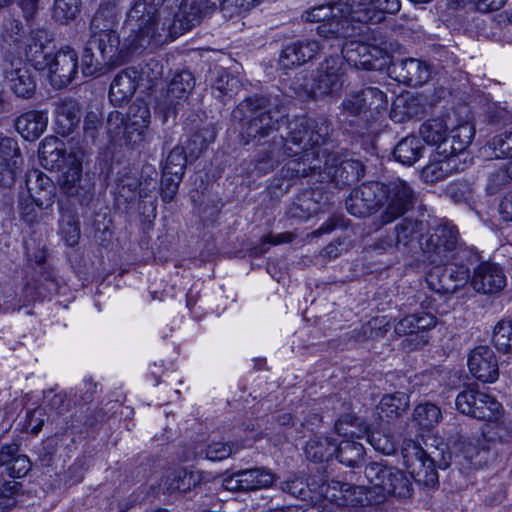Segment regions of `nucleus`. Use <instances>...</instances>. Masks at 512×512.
I'll use <instances>...</instances> for the list:
<instances>
[{"instance_id": "e2e57ef3", "label": "nucleus", "mask_w": 512, "mask_h": 512, "mask_svg": "<svg viewBox=\"0 0 512 512\" xmlns=\"http://www.w3.org/2000/svg\"><path fill=\"white\" fill-rule=\"evenodd\" d=\"M277 149L270 150L265 154V156L255 160L254 170L257 175H265L274 170V168L278 165L280 161V155L282 153V148L280 146H275Z\"/></svg>"}, {"instance_id": "0e129e2a", "label": "nucleus", "mask_w": 512, "mask_h": 512, "mask_svg": "<svg viewBox=\"0 0 512 512\" xmlns=\"http://www.w3.org/2000/svg\"><path fill=\"white\" fill-rule=\"evenodd\" d=\"M44 398L47 401L49 409L57 415H63L71 408V401L68 399L65 392L54 393L50 389L44 392Z\"/></svg>"}, {"instance_id": "72a5a7b5", "label": "nucleus", "mask_w": 512, "mask_h": 512, "mask_svg": "<svg viewBox=\"0 0 512 512\" xmlns=\"http://www.w3.org/2000/svg\"><path fill=\"white\" fill-rule=\"evenodd\" d=\"M57 132L63 136L74 131L80 122V107L74 99H60L55 102Z\"/></svg>"}, {"instance_id": "bf43d9fd", "label": "nucleus", "mask_w": 512, "mask_h": 512, "mask_svg": "<svg viewBox=\"0 0 512 512\" xmlns=\"http://www.w3.org/2000/svg\"><path fill=\"white\" fill-rule=\"evenodd\" d=\"M187 165V155L185 148L175 146L166 158L163 171L167 175H184Z\"/></svg>"}, {"instance_id": "b1692460", "label": "nucleus", "mask_w": 512, "mask_h": 512, "mask_svg": "<svg viewBox=\"0 0 512 512\" xmlns=\"http://www.w3.org/2000/svg\"><path fill=\"white\" fill-rule=\"evenodd\" d=\"M377 0H335L334 4L353 23L377 24L384 20L381 11L376 8Z\"/></svg>"}, {"instance_id": "aec40b11", "label": "nucleus", "mask_w": 512, "mask_h": 512, "mask_svg": "<svg viewBox=\"0 0 512 512\" xmlns=\"http://www.w3.org/2000/svg\"><path fill=\"white\" fill-rule=\"evenodd\" d=\"M22 161L17 142L3 139L0 142V186L9 188L15 183Z\"/></svg>"}, {"instance_id": "2f4dec72", "label": "nucleus", "mask_w": 512, "mask_h": 512, "mask_svg": "<svg viewBox=\"0 0 512 512\" xmlns=\"http://www.w3.org/2000/svg\"><path fill=\"white\" fill-rule=\"evenodd\" d=\"M0 466L5 467L10 477L21 478L31 470L32 464L28 456L19 453V446L12 443L0 448Z\"/></svg>"}, {"instance_id": "09e8293b", "label": "nucleus", "mask_w": 512, "mask_h": 512, "mask_svg": "<svg viewBox=\"0 0 512 512\" xmlns=\"http://www.w3.org/2000/svg\"><path fill=\"white\" fill-rule=\"evenodd\" d=\"M245 491H253L270 487L275 481V475L266 468L241 470Z\"/></svg>"}, {"instance_id": "6e6d98bb", "label": "nucleus", "mask_w": 512, "mask_h": 512, "mask_svg": "<svg viewBox=\"0 0 512 512\" xmlns=\"http://www.w3.org/2000/svg\"><path fill=\"white\" fill-rule=\"evenodd\" d=\"M94 48L87 44L82 55V72L85 76H94L104 73L106 66L110 65L108 61L100 57V54L94 53Z\"/></svg>"}, {"instance_id": "c9c22d12", "label": "nucleus", "mask_w": 512, "mask_h": 512, "mask_svg": "<svg viewBox=\"0 0 512 512\" xmlns=\"http://www.w3.org/2000/svg\"><path fill=\"white\" fill-rule=\"evenodd\" d=\"M48 115L44 111H28L20 115L16 120L17 131L26 140H36L46 130Z\"/></svg>"}, {"instance_id": "680f3d73", "label": "nucleus", "mask_w": 512, "mask_h": 512, "mask_svg": "<svg viewBox=\"0 0 512 512\" xmlns=\"http://www.w3.org/2000/svg\"><path fill=\"white\" fill-rule=\"evenodd\" d=\"M214 139V132L208 128H203L189 138L186 148L191 157L197 158Z\"/></svg>"}, {"instance_id": "f257e3e1", "label": "nucleus", "mask_w": 512, "mask_h": 512, "mask_svg": "<svg viewBox=\"0 0 512 512\" xmlns=\"http://www.w3.org/2000/svg\"><path fill=\"white\" fill-rule=\"evenodd\" d=\"M288 108L279 96L253 95L247 97L232 112L235 120L240 122V139L244 145L259 142L278 130L279 125L286 121L287 133L281 135L275 146L282 148L283 155L296 157L299 151H323L331 133L330 121L320 117L317 119L305 116L288 120Z\"/></svg>"}, {"instance_id": "0eeeda50", "label": "nucleus", "mask_w": 512, "mask_h": 512, "mask_svg": "<svg viewBox=\"0 0 512 512\" xmlns=\"http://www.w3.org/2000/svg\"><path fill=\"white\" fill-rule=\"evenodd\" d=\"M415 191L412 186L402 180L395 179L383 183L381 198V225H387L406 214L414 205Z\"/></svg>"}, {"instance_id": "1a4fd4ad", "label": "nucleus", "mask_w": 512, "mask_h": 512, "mask_svg": "<svg viewBox=\"0 0 512 512\" xmlns=\"http://www.w3.org/2000/svg\"><path fill=\"white\" fill-rule=\"evenodd\" d=\"M388 99L386 94L377 87H366L353 91L344 97L341 107L347 116L369 121L376 119L387 110Z\"/></svg>"}, {"instance_id": "6e6552de", "label": "nucleus", "mask_w": 512, "mask_h": 512, "mask_svg": "<svg viewBox=\"0 0 512 512\" xmlns=\"http://www.w3.org/2000/svg\"><path fill=\"white\" fill-rule=\"evenodd\" d=\"M364 165L361 161L346 158L339 152L323 151L322 169L319 171L320 182H333L336 186H349L364 176Z\"/></svg>"}, {"instance_id": "13d9d810", "label": "nucleus", "mask_w": 512, "mask_h": 512, "mask_svg": "<svg viewBox=\"0 0 512 512\" xmlns=\"http://www.w3.org/2000/svg\"><path fill=\"white\" fill-rule=\"evenodd\" d=\"M392 476L389 477L388 483L391 484L390 489L386 490L387 495H393L400 498L410 497L412 488L409 478L399 469L392 468Z\"/></svg>"}, {"instance_id": "de8ad7c7", "label": "nucleus", "mask_w": 512, "mask_h": 512, "mask_svg": "<svg viewBox=\"0 0 512 512\" xmlns=\"http://www.w3.org/2000/svg\"><path fill=\"white\" fill-rule=\"evenodd\" d=\"M421 138L429 145L439 146L446 140L447 125L442 118H432L426 120L419 128Z\"/></svg>"}, {"instance_id": "7c9ffc66", "label": "nucleus", "mask_w": 512, "mask_h": 512, "mask_svg": "<svg viewBox=\"0 0 512 512\" xmlns=\"http://www.w3.org/2000/svg\"><path fill=\"white\" fill-rule=\"evenodd\" d=\"M210 83L212 95L222 102L232 99L242 88L240 79L222 67L211 71Z\"/></svg>"}, {"instance_id": "c85d7f7f", "label": "nucleus", "mask_w": 512, "mask_h": 512, "mask_svg": "<svg viewBox=\"0 0 512 512\" xmlns=\"http://www.w3.org/2000/svg\"><path fill=\"white\" fill-rule=\"evenodd\" d=\"M418 222L403 219L394 228V231L383 238L377 247L383 251H405L416 239Z\"/></svg>"}, {"instance_id": "8fccbe9b", "label": "nucleus", "mask_w": 512, "mask_h": 512, "mask_svg": "<svg viewBox=\"0 0 512 512\" xmlns=\"http://www.w3.org/2000/svg\"><path fill=\"white\" fill-rule=\"evenodd\" d=\"M1 37L4 46L18 48L25 37L22 22L13 17L5 18L2 25Z\"/></svg>"}, {"instance_id": "412c9836", "label": "nucleus", "mask_w": 512, "mask_h": 512, "mask_svg": "<svg viewBox=\"0 0 512 512\" xmlns=\"http://www.w3.org/2000/svg\"><path fill=\"white\" fill-rule=\"evenodd\" d=\"M25 182L29 197L38 208L47 209L53 205L56 186L46 174L31 170L26 174Z\"/></svg>"}, {"instance_id": "4d7b16f0", "label": "nucleus", "mask_w": 512, "mask_h": 512, "mask_svg": "<svg viewBox=\"0 0 512 512\" xmlns=\"http://www.w3.org/2000/svg\"><path fill=\"white\" fill-rule=\"evenodd\" d=\"M22 485L17 481H7L0 485V512L14 508L21 495Z\"/></svg>"}, {"instance_id": "a878e982", "label": "nucleus", "mask_w": 512, "mask_h": 512, "mask_svg": "<svg viewBox=\"0 0 512 512\" xmlns=\"http://www.w3.org/2000/svg\"><path fill=\"white\" fill-rule=\"evenodd\" d=\"M49 35L45 29H33L30 32L28 44L25 47V57L34 69L45 71L52 52L48 46Z\"/></svg>"}, {"instance_id": "ddd939ff", "label": "nucleus", "mask_w": 512, "mask_h": 512, "mask_svg": "<svg viewBox=\"0 0 512 512\" xmlns=\"http://www.w3.org/2000/svg\"><path fill=\"white\" fill-rule=\"evenodd\" d=\"M45 71L54 87L61 89L68 86L78 73L77 52L70 46L52 52Z\"/></svg>"}, {"instance_id": "a18cd8bd", "label": "nucleus", "mask_w": 512, "mask_h": 512, "mask_svg": "<svg viewBox=\"0 0 512 512\" xmlns=\"http://www.w3.org/2000/svg\"><path fill=\"white\" fill-rule=\"evenodd\" d=\"M339 486V491L342 494L341 497L335 495V499L340 501V504L351 507L361 506L362 512H372L375 508L373 506H364V502L367 501V497L363 492L361 486H354L350 483H335V488Z\"/></svg>"}, {"instance_id": "9b49d317", "label": "nucleus", "mask_w": 512, "mask_h": 512, "mask_svg": "<svg viewBox=\"0 0 512 512\" xmlns=\"http://www.w3.org/2000/svg\"><path fill=\"white\" fill-rule=\"evenodd\" d=\"M466 260L450 259L441 263L427 275L429 287L441 294H453L463 288L471 278L470 265Z\"/></svg>"}, {"instance_id": "bb28decb", "label": "nucleus", "mask_w": 512, "mask_h": 512, "mask_svg": "<svg viewBox=\"0 0 512 512\" xmlns=\"http://www.w3.org/2000/svg\"><path fill=\"white\" fill-rule=\"evenodd\" d=\"M322 169V155L320 151H299L297 158L288 161L282 169L285 178H305L319 176Z\"/></svg>"}, {"instance_id": "49530a36", "label": "nucleus", "mask_w": 512, "mask_h": 512, "mask_svg": "<svg viewBox=\"0 0 512 512\" xmlns=\"http://www.w3.org/2000/svg\"><path fill=\"white\" fill-rule=\"evenodd\" d=\"M319 210L320 205L315 201L312 194L304 193L295 199L288 208L286 214L289 218L305 221L318 213Z\"/></svg>"}, {"instance_id": "473e14b6", "label": "nucleus", "mask_w": 512, "mask_h": 512, "mask_svg": "<svg viewBox=\"0 0 512 512\" xmlns=\"http://www.w3.org/2000/svg\"><path fill=\"white\" fill-rule=\"evenodd\" d=\"M474 134V127L467 122L456 126L450 130L446 140L439 146V152L458 158V155L471 144Z\"/></svg>"}, {"instance_id": "864d4df0", "label": "nucleus", "mask_w": 512, "mask_h": 512, "mask_svg": "<svg viewBox=\"0 0 512 512\" xmlns=\"http://www.w3.org/2000/svg\"><path fill=\"white\" fill-rule=\"evenodd\" d=\"M492 343L502 353H512V320L502 319L494 326Z\"/></svg>"}, {"instance_id": "5701e85b", "label": "nucleus", "mask_w": 512, "mask_h": 512, "mask_svg": "<svg viewBox=\"0 0 512 512\" xmlns=\"http://www.w3.org/2000/svg\"><path fill=\"white\" fill-rule=\"evenodd\" d=\"M471 284L478 292L492 294L501 291L505 287L506 277L499 265L483 262L474 270Z\"/></svg>"}, {"instance_id": "a211bd4d", "label": "nucleus", "mask_w": 512, "mask_h": 512, "mask_svg": "<svg viewBox=\"0 0 512 512\" xmlns=\"http://www.w3.org/2000/svg\"><path fill=\"white\" fill-rule=\"evenodd\" d=\"M206 0H181L179 8L174 15L171 33L181 35L199 25L203 17L214 9Z\"/></svg>"}, {"instance_id": "ea45409f", "label": "nucleus", "mask_w": 512, "mask_h": 512, "mask_svg": "<svg viewBox=\"0 0 512 512\" xmlns=\"http://www.w3.org/2000/svg\"><path fill=\"white\" fill-rule=\"evenodd\" d=\"M408 406L409 396L405 392H395L384 395L377 409L380 418L390 421L403 415Z\"/></svg>"}, {"instance_id": "9d476101", "label": "nucleus", "mask_w": 512, "mask_h": 512, "mask_svg": "<svg viewBox=\"0 0 512 512\" xmlns=\"http://www.w3.org/2000/svg\"><path fill=\"white\" fill-rule=\"evenodd\" d=\"M456 409L472 418L495 422L502 416V405L492 395L469 386L460 391L455 400Z\"/></svg>"}, {"instance_id": "3c124183", "label": "nucleus", "mask_w": 512, "mask_h": 512, "mask_svg": "<svg viewBox=\"0 0 512 512\" xmlns=\"http://www.w3.org/2000/svg\"><path fill=\"white\" fill-rule=\"evenodd\" d=\"M392 468L382 463L372 462L366 466L365 476L374 487L381 489L383 494H386V490L391 486L387 481L392 476Z\"/></svg>"}, {"instance_id": "f3484780", "label": "nucleus", "mask_w": 512, "mask_h": 512, "mask_svg": "<svg viewBox=\"0 0 512 512\" xmlns=\"http://www.w3.org/2000/svg\"><path fill=\"white\" fill-rule=\"evenodd\" d=\"M146 128L127 124L119 111H112L107 118V133L115 144H125L131 148L139 147L146 138Z\"/></svg>"}, {"instance_id": "052dcab7", "label": "nucleus", "mask_w": 512, "mask_h": 512, "mask_svg": "<svg viewBox=\"0 0 512 512\" xmlns=\"http://www.w3.org/2000/svg\"><path fill=\"white\" fill-rule=\"evenodd\" d=\"M139 81H146L148 88L154 86L163 77V65L160 60L151 57L144 61L138 70Z\"/></svg>"}, {"instance_id": "69168bd1", "label": "nucleus", "mask_w": 512, "mask_h": 512, "mask_svg": "<svg viewBox=\"0 0 512 512\" xmlns=\"http://www.w3.org/2000/svg\"><path fill=\"white\" fill-rule=\"evenodd\" d=\"M367 441L376 450L385 455H391L395 452L396 447L391 437L379 431L369 432Z\"/></svg>"}, {"instance_id": "79ce46f5", "label": "nucleus", "mask_w": 512, "mask_h": 512, "mask_svg": "<svg viewBox=\"0 0 512 512\" xmlns=\"http://www.w3.org/2000/svg\"><path fill=\"white\" fill-rule=\"evenodd\" d=\"M336 457L340 463L348 467H359L364 459L365 449L359 442L350 439H343L336 443Z\"/></svg>"}, {"instance_id": "f03ea898", "label": "nucleus", "mask_w": 512, "mask_h": 512, "mask_svg": "<svg viewBox=\"0 0 512 512\" xmlns=\"http://www.w3.org/2000/svg\"><path fill=\"white\" fill-rule=\"evenodd\" d=\"M166 0H131L125 25L129 35L124 46L130 53L153 50L165 41L166 28L160 22V9Z\"/></svg>"}, {"instance_id": "423d86ee", "label": "nucleus", "mask_w": 512, "mask_h": 512, "mask_svg": "<svg viewBox=\"0 0 512 512\" xmlns=\"http://www.w3.org/2000/svg\"><path fill=\"white\" fill-rule=\"evenodd\" d=\"M393 49L394 45L379 32L370 42H345L340 57L357 69L376 70L382 65L378 61L386 59Z\"/></svg>"}, {"instance_id": "7ed1b4c3", "label": "nucleus", "mask_w": 512, "mask_h": 512, "mask_svg": "<svg viewBox=\"0 0 512 512\" xmlns=\"http://www.w3.org/2000/svg\"><path fill=\"white\" fill-rule=\"evenodd\" d=\"M344 62L340 56L326 57L319 63L311 77L297 74L291 84L299 95L321 99L338 94L344 84Z\"/></svg>"}, {"instance_id": "39448f33", "label": "nucleus", "mask_w": 512, "mask_h": 512, "mask_svg": "<svg viewBox=\"0 0 512 512\" xmlns=\"http://www.w3.org/2000/svg\"><path fill=\"white\" fill-rule=\"evenodd\" d=\"M117 4L118 0H107V2L100 3L90 24L92 35L88 41V45L110 64L113 62L120 43L118 34L112 29L117 17Z\"/></svg>"}, {"instance_id": "338daca9", "label": "nucleus", "mask_w": 512, "mask_h": 512, "mask_svg": "<svg viewBox=\"0 0 512 512\" xmlns=\"http://www.w3.org/2000/svg\"><path fill=\"white\" fill-rule=\"evenodd\" d=\"M150 119L151 113L146 104H133L129 108V121L126 123L148 129Z\"/></svg>"}, {"instance_id": "774afa93", "label": "nucleus", "mask_w": 512, "mask_h": 512, "mask_svg": "<svg viewBox=\"0 0 512 512\" xmlns=\"http://www.w3.org/2000/svg\"><path fill=\"white\" fill-rule=\"evenodd\" d=\"M496 158H512V132H504L492 139Z\"/></svg>"}, {"instance_id": "5fc2aeb1", "label": "nucleus", "mask_w": 512, "mask_h": 512, "mask_svg": "<svg viewBox=\"0 0 512 512\" xmlns=\"http://www.w3.org/2000/svg\"><path fill=\"white\" fill-rule=\"evenodd\" d=\"M81 0H55L52 17L59 24H68L80 13Z\"/></svg>"}, {"instance_id": "4468645a", "label": "nucleus", "mask_w": 512, "mask_h": 512, "mask_svg": "<svg viewBox=\"0 0 512 512\" xmlns=\"http://www.w3.org/2000/svg\"><path fill=\"white\" fill-rule=\"evenodd\" d=\"M383 183L370 181L354 188L346 199L347 211L356 217H365L381 208Z\"/></svg>"}, {"instance_id": "c756f323", "label": "nucleus", "mask_w": 512, "mask_h": 512, "mask_svg": "<svg viewBox=\"0 0 512 512\" xmlns=\"http://www.w3.org/2000/svg\"><path fill=\"white\" fill-rule=\"evenodd\" d=\"M462 169L458 158L440 153L438 150L423 168L422 177L427 183H435Z\"/></svg>"}, {"instance_id": "393cba45", "label": "nucleus", "mask_w": 512, "mask_h": 512, "mask_svg": "<svg viewBox=\"0 0 512 512\" xmlns=\"http://www.w3.org/2000/svg\"><path fill=\"white\" fill-rule=\"evenodd\" d=\"M139 85V73L136 67H128L116 74L110 89L109 99L114 106H122L128 102Z\"/></svg>"}, {"instance_id": "603ef678", "label": "nucleus", "mask_w": 512, "mask_h": 512, "mask_svg": "<svg viewBox=\"0 0 512 512\" xmlns=\"http://www.w3.org/2000/svg\"><path fill=\"white\" fill-rule=\"evenodd\" d=\"M392 468L382 463L372 462L366 466L365 476L374 487L381 489L383 494H386V490L391 486L387 481L392 476Z\"/></svg>"}, {"instance_id": "dca6fc26", "label": "nucleus", "mask_w": 512, "mask_h": 512, "mask_svg": "<svg viewBox=\"0 0 512 512\" xmlns=\"http://www.w3.org/2000/svg\"><path fill=\"white\" fill-rule=\"evenodd\" d=\"M468 368L473 377L483 383H493L499 376V365L495 352L487 345H479L468 355Z\"/></svg>"}, {"instance_id": "cd10ccee", "label": "nucleus", "mask_w": 512, "mask_h": 512, "mask_svg": "<svg viewBox=\"0 0 512 512\" xmlns=\"http://www.w3.org/2000/svg\"><path fill=\"white\" fill-rule=\"evenodd\" d=\"M361 32V29L342 12L341 8L334 4L333 13L326 21L317 26V33L325 38L353 37Z\"/></svg>"}, {"instance_id": "58836bf2", "label": "nucleus", "mask_w": 512, "mask_h": 512, "mask_svg": "<svg viewBox=\"0 0 512 512\" xmlns=\"http://www.w3.org/2000/svg\"><path fill=\"white\" fill-rule=\"evenodd\" d=\"M194 84L195 81L191 72L184 70L177 73L168 85L167 104L176 107L181 101H185Z\"/></svg>"}, {"instance_id": "4be33fe9", "label": "nucleus", "mask_w": 512, "mask_h": 512, "mask_svg": "<svg viewBox=\"0 0 512 512\" xmlns=\"http://www.w3.org/2000/svg\"><path fill=\"white\" fill-rule=\"evenodd\" d=\"M317 40L301 39L287 44L281 51L279 63L284 69H290L312 60L320 51Z\"/></svg>"}, {"instance_id": "e433bc0d", "label": "nucleus", "mask_w": 512, "mask_h": 512, "mask_svg": "<svg viewBox=\"0 0 512 512\" xmlns=\"http://www.w3.org/2000/svg\"><path fill=\"white\" fill-rule=\"evenodd\" d=\"M200 481L199 472L188 468H177L166 475L163 487L168 492H187L198 485Z\"/></svg>"}, {"instance_id": "2eb2a0df", "label": "nucleus", "mask_w": 512, "mask_h": 512, "mask_svg": "<svg viewBox=\"0 0 512 512\" xmlns=\"http://www.w3.org/2000/svg\"><path fill=\"white\" fill-rule=\"evenodd\" d=\"M4 83L11 93L20 99H31L37 88L36 73L21 60L4 68Z\"/></svg>"}, {"instance_id": "6ab92c4d", "label": "nucleus", "mask_w": 512, "mask_h": 512, "mask_svg": "<svg viewBox=\"0 0 512 512\" xmlns=\"http://www.w3.org/2000/svg\"><path fill=\"white\" fill-rule=\"evenodd\" d=\"M396 79L409 86H421L430 78L429 65L417 58H405L394 61L390 66Z\"/></svg>"}, {"instance_id": "20e7f679", "label": "nucleus", "mask_w": 512, "mask_h": 512, "mask_svg": "<svg viewBox=\"0 0 512 512\" xmlns=\"http://www.w3.org/2000/svg\"><path fill=\"white\" fill-rule=\"evenodd\" d=\"M422 249L427 259L436 265L450 259L466 260L468 263L479 259L478 252L459 242V231L449 222L438 224L426 236Z\"/></svg>"}, {"instance_id": "f8f14e48", "label": "nucleus", "mask_w": 512, "mask_h": 512, "mask_svg": "<svg viewBox=\"0 0 512 512\" xmlns=\"http://www.w3.org/2000/svg\"><path fill=\"white\" fill-rule=\"evenodd\" d=\"M401 454L406 469L416 482L427 487H434L438 483L434 460L419 443L412 439H404Z\"/></svg>"}, {"instance_id": "a19ab883", "label": "nucleus", "mask_w": 512, "mask_h": 512, "mask_svg": "<svg viewBox=\"0 0 512 512\" xmlns=\"http://www.w3.org/2000/svg\"><path fill=\"white\" fill-rule=\"evenodd\" d=\"M423 151L424 146L420 139L408 136L398 142L393 150V155L398 162L411 166L422 157Z\"/></svg>"}, {"instance_id": "4c0bfd02", "label": "nucleus", "mask_w": 512, "mask_h": 512, "mask_svg": "<svg viewBox=\"0 0 512 512\" xmlns=\"http://www.w3.org/2000/svg\"><path fill=\"white\" fill-rule=\"evenodd\" d=\"M437 320L430 313L410 314L394 325V331L398 336H406L433 329Z\"/></svg>"}, {"instance_id": "c03bdc74", "label": "nucleus", "mask_w": 512, "mask_h": 512, "mask_svg": "<svg viewBox=\"0 0 512 512\" xmlns=\"http://www.w3.org/2000/svg\"><path fill=\"white\" fill-rule=\"evenodd\" d=\"M412 417L421 430L430 431L441 421L442 412L436 404L423 402L415 406Z\"/></svg>"}, {"instance_id": "37998d69", "label": "nucleus", "mask_w": 512, "mask_h": 512, "mask_svg": "<svg viewBox=\"0 0 512 512\" xmlns=\"http://www.w3.org/2000/svg\"><path fill=\"white\" fill-rule=\"evenodd\" d=\"M336 441L328 437L316 436L305 446L306 457L314 462L329 461L336 453Z\"/></svg>"}, {"instance_id": "f704fd0d", "label": "nucleus", "mask_w": 512, "mask_h": 512, "mask_svg": "<svg viewBox=\"0 0 512 512\" xmlns=\"http://www.w3.org/2000/svg\"><path fill=\"white\" fill-rule=\"evenodd\" d=\"M68 164L62 172L60 183L63 192L69 196L78 194L82 176L83 153L81 151H71L68 154Z\"/></svg>"}]
</instances>
